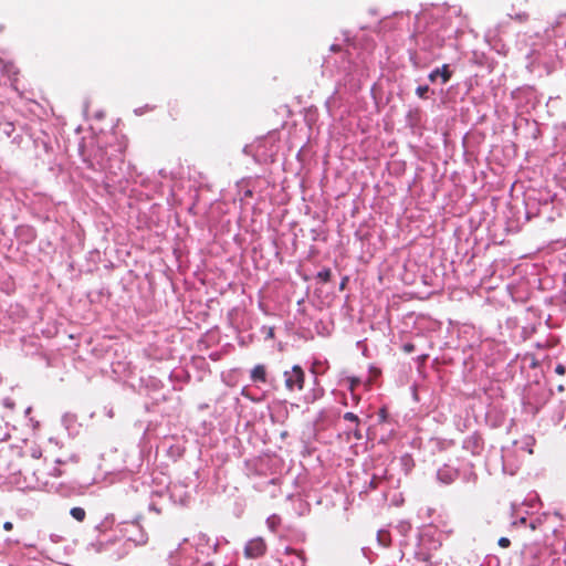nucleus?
Instances as JSON below:
<instances>
[{
	"instance_id": "f257e3e1",
	"label": "nucleus",
	"mask_w": 566,
	"mask_h": 566,
	"mask_svg": "<svg viewBox=\"0 0 566 566\" xmlns=\"http://www.w3.org/2000/svg\"><path fill=\"white\" fill-rule=\"evenodd\" d=\"M285 387L287 390H302L305 382V374L301 366L295 365L291 370L284 371Z\"/></svg>"
},
{
	"instance_id": "f03ea898",
	"label": "nucleus",
	"mask_w": 566,
	"mask_h": 566,
	"mask_svg": "<svg viewBox=\"0 0 566 566\" xmlns=\"http://www.w3.org/2000/svg\"><path fill=\"white\" fill-rule=\"evenodd\" d=\"M266 552V544L263 538L256 537L249 541L244 547V555L248 558L262 557Z\"/></svg>"
},
{
	"instance_id": "7ed1b4c3",
	"label": "nucleus",
	"mask_w": 566,
	"mask_h": 566,
	"mask_svg": "<svg viewBox=\"0 0 566 566\" xmlns=\"http://www.w3.org/2000/svg\"><path fill=\"white\" fill-rule=\"evenodd\" d=\"M530 2V0H515V3L512 4V13H509V17L512 19V20H515L520 23H523V22H526L528 20V13L526 11H518V12H515L514 11V8H515V4L517 6H523V4H527Z\"/></svg>"
},
{
	"instance_id": "20e7f679",
	"label": "nucleus",
	"mask_w": 566,
	"mask_h": 566,
	"mask_svg": "<svg viewBox=\"0 0 566 566\" xmlns=\"http://www.w3.org/2000/svg\"><path fill=\"white\" fill-rule=\"evenodd\" d=\"M451 75L452 73L449 70V65L443 64L440 69H436L429 74V80L434 82L438 76H441L442 82L447 83L451 78Z\"/></svg>"
},
{
	"instance_id": "39448f33",
	"label": "nucleus",
	"mask_w": 566,
	"mask_h": 566,
	"mask_svg": "<svg viewBox=\"0 0 566 566\" xmlns=\"http://www.w3.org/2000/svg\"><path fill=\"white\" fill-rule=\"evenodd\" d=\"M251 379L253 381L265 382L266 381V369L263 365H256L251 371Z\"/></svg>"
},
{
	"instance_id": "423d86ee",
	"label": "nucleus",
	"mask_w": 566,
	"mask_h": 566,
	"mask_svg": "<svg viewBox=\"0 0 566 566\" xmlns=\"http://www.w3.org/2000/svg\"><path fill=\"white\" fill-rule=\"evenodd\" d=\"M70 514L72 515L73 518H75L77 522H83L86 517V512L84 509L82 507H72L71 511H70Z\"/></svg>"
},
{
	"instance_id": "0eeeda50",
	"label": "nucleus",
	"mask_w": 566,
	"mask_h": 566,
	"mask_svg": "<svg viewBox=\"0 0 566 566\" xmlns=\"http://www.w3.org/2000/svg\"><path fill=\"white\" fill-rule=\"evenodd\" d=\"M317 279L321 280L323 283H327L332 279V271L331 269H323L317 273Z\"/></svg>"
},
{
	"instance_id": "6e6552de",
	"label": "nucleus",
	"mask_w": 566,
	"mask_h": 566,
	"mask_svg": "<svg viewBox=\"0 0 566 566\" xmlns=\"http://www.w3.org/2000/svg\"><path fill=\"white\" fill-rule=\"evenodd\" d=\"M344 419L347 421L356 422L357 424L359 423V418L353 412H346L344 415Z\"/></svg>"
},
{
	"instance_id": "1a4fd4ad",
	"label": "nucleus",
	"mask_w": 566,
	"mask_h": 566,
	"mask_svg": "<svg viewBox=\"0 0 566 566\" xmlns=\"http://www.w3.org/2000/svg\"><path fill=\"white\" fill-rule=\"evenodd\" d=\"M428 91H429V87L427 85H424V86H418L416 92L419 97L424 98Z\"/></svg>"
},
{
	"instance_id": "9d476101",
	"label": "nucleus",
	"mask_w": 566,
	"mask_h": 566,
	"mask_svg": "<svg viewBox=\"0 0 566 566\" xmlns=\"http://www.w3.org/2000/svg\"><path fill=\"white\" fill-rule=\"evenodd\" d=\"M499 546L502 548H507L511 545V542L507 537H501L497 542Z\"/></svg>"
},
{
	"instance_id": "9b49d317",
	"label": "nucleus",
	"mask_w": 566,
	"mask_h": 566,
	"mask_svg": "<svg viewBox=\"0 0 566 566\" xmlns=\"http://www.w3.org/2000/svg\"><path fill=\"white\" fill-rule=\"evenodd\" d=\"M62 474H63L62 470L60 468H57L56 465L50 472V475L53 478H60Z\"/></svg>"
},
{
	"instance_id": "f8f14e48",
	"label": "nucleus",
	"mask_w": 566,
	"mask_h": 566,
	"mask_svg": "<svg viewBox=\"0 0 566 566\" xmlns=\"http://www.w3.org/2000/svg\"><path fill=\"white\" fill-rule=\"evenodd\" d=\"M402 349L405 353L410 354L415 350V345L411 343H407L403 345Z\"/></svg>"
},
{
	"instance_id": "ddd939ff",
	"label": "nucleus",
	"mask_w": 566,
	"mask_h": 566,
	"mask_svg": "<svg viewBox=\"0 0 566 566\" xmlns=\"http://www.w3.org/2000/svg\"><path fill=\"white\" fill-rule=\"evenodd\" d=\"M555 373L563 376L565 374V366L562 365V364H558L556 367H555Z\"/></svg>"
},
{
	"instance_id": "4468645a",
	"label": "nucleus",
	"mask_w": 566,
	"mask_h": 566,
	"mask_svg": "<svg viewBox=\"0 0 566 566\" xmlns=\"http://www.w3.org/2000/svg\"><path fill=\"white\" fill-rule=\"evenodd\" d=\"M3 528H4L6 531H8V532H9V531H12V528H13V524H12L11 522H6V523L3 524Z\"/></svg>"
},
{
	"instance_id": "2eb2a0df",
	"label": "nucleus",
	"mask_w": 566,
	"mask_h": 566,
	"mask_svg": "<svg viewBox=\"0 0 566 566\" xmlns=\"http://www.w3.org/2000/svg\"><path fill=\"white\" fill-rule=\"evenodd\" d=\"M331 50H332L333 52H339V51H340V46H339V45H337V44H333V45L331 46Z\"/></svg>"
},
{
	"instance_id": "dca6fc26",
	"label": "nucleus",
	"mask_w": 566,
	"mask_h": 566,
	"mask_svg": "<svg viewBox=\"0 0 566 566\" xmlns=\"http://www.w3.org/2000/svg\"><path fill=\"white\" fill-rule=\"evenodd\" d=\"M347 280H348L347 277H344V279H343V281H342L340 285H339V289H340V290H344V289H345V286H346V284H347Z\"/></svg>"
},
{
	"instance_id": "f3484780",
	"label": "nucleus",
	"mask_w": 566,
	"mask_h": 566,
	"mask_svg": "<svg viewBox=\"0 0 566 566\" xmlns=\"http://www.w3.org/2000/svg\"><path fill=\"white\" fill-rule=\"evenodd\" d=\"M8 127H9V128H6V133H7V135L9 136V135H10V133H11V130H12L13 128H12V125H11V124H8Z\"/></svg>"
},
{
	"instance_id": "a211bd4d",
	"label": "nucleus",
	"mask_w": 566,
	"mask_h": 566,
	"mask_svg": "<svg viewBox=\"0 0 566 566\" xmlns=\"http://www.w3.org/2000/svg\"><path fill=\"white\" fill-rule=\"evenodd\" d=\"M40 455H41V453H40V452H38V451H34V452L32 453V457H33V458H39Z\"/></svg>"
},
{
	"instance_id": "6ab92c4d",
	"label": "nucleus",
	"mask_w": 566,
	"mask_h": 566,
	"mask_svg": "<svg viewBox=\"0 0 566 566\" xmlns=\"http://www.w3.org/2000/svg\"><path fill=\"white\" fill-rule=\"evenodd\" d=\"M354 434H355V437H356L357 439H360V438H361V436H360V433H359V431H358V430H356Z\"/></svg>"
}]
</instances>
